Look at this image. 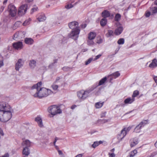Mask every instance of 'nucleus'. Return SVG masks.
<instances>
[{"mask_svg": "<svg viewBox=\"0 0 157 157\" xmlns=\"http://www.w3.org/2000/svg\"><path fill=\"white\" fill-rule=\"evenodd\" d=\"M120 75V74L118 72H116L112 74L109 75V78L110 82L113 78H116Z\"/></svg>", "mask_w": 157, "mask_h": 157, "instance_id": "6ab92c4d", "label": "nucleus"}, {"mask_svg": "<svg viewBox=\"0 0 157 157\" xmlns=\"http://www.w3.org/2000/svg\"><path fill=\"white\" fill-rule=\"evenodd\" d=\"M24 63V62L22 59H19L15 64V70L17 71H18L20 68L23 66Z\"/></svg>", "mask_w": 157, "mask_h": 157, "instance_id": "9b49d317", "label": "nucleus"}, {"mask_svg": "<svg viewBox=\"0 0 157 157\" xmlns=\"http://www.w3.org/2000/svg\"><path fill=\"white\" fill-rule=\"evenodd\" d=\"M28 6L27 4H25L21 6L19 8L18 11V14L19 16H21L24 14L26 11Z\"/></svg>", "mask_w": 157, "mask_h": 157, "instance_id": "6e6552de", "label": "nucleus"}, {"mask_svg": "<svg viewBox=\"0 0 157 157\" xmlns=\"http://www.w3.org/2000/svg\"><path fill=\"white\" fill-rule=\"evenodd\" d=\"M22 145L24 147H30L31 145V142L29 140H26L25 141L23 142L22 143Z\"/></svg>", "mask_w": 157, "mask_h": 157, "instance_id": "cd10ccee", "label": "nucleus"}, {"mask_svg": "<svg viewBox=\"0 0 157 157\" xmlns=\"http://www.w3.org/2000/svg\"><path fill=\"white\" fill-rule=\"evenodd\" d=\"M0 157H9V155L8 153H6L2 156Z\"/></svg>", "mask_w": 157, "mask_h": 157, "instance_id": "680f3d73", "label": "nucleus"}, {"mask_svg": "<svg viewBox=\"0 0 157 157\" xmlns=\"http://www.w3.org/2000/svg\"><path fill=\"white\" fill-rule=\"evenodd\" d=\"M114 148L112 149L110 151V152L109 153V157H115L116 155L114 153Z\"/></svg>", "mask_w": 157, "mask_h": 157, "instance_id": "473e14b6", "label": "nucleus"}, {"mask_svg": "<svg viewBox=\"0 0 157 157\" xmlns=\"http://www.w3.org/2000/svg\"><path fill=\"white\" fill-rule=\"evenodd\" d=\"M104 102H98L95 103V107L97 109L101 108L103 105Z\"/></svg>", "mask_w": 157, "mask_h": 157, "instance_id": "7c9ffc66", "label": "nucleus"}, {"mask_svg": "<svg viewBox=\"0 0 157 157\" xmlns=\"http://www.w3.org/2000/svg\"><path fill=\"white\" fill-rule=\"evenodd\" d=\"M36 18L39 22L44 21L46 19V17L45 14L43 13L38 14L36 16Z\"/></svg>", "mask_w": 157, "mask_h": 157, "instance_id": "4468645a", "label": "nucleus"}, {"mask_svg": "<svg viewBox=\"0 0 157 157\" xmlns=\"http://www.w3.org/2000/svg\"><path fill=\"white\" fill-rule=\"evenodd\" d=\"M107 77L105 76L101 79L98 83H97L94 86L95 87H96L104 85L107 82Z\"/></svg>", "mask_w": 157, "mask_h": 157, "instance_id": "ddd939ff", "label": "nucleus"}, {"mask_svg": "<svg viewBox=\"0 0 157 157\" xmlns=\"http://www.w3.org/2000/svg\"><path fill=\"white\" fill-rule=\"evenodd\" d=\"M137 153V151L135 149L133 151H131L129 153V157H133Z\"/></svg>", "mask_w": 157, "mask_h": 157, "instance_id": "72a5a7b5", "label": "nucleus"}, {"mask_svg": "<svg viewBox=\"0 0 157 157\" xmlns=\"http://www.w3.org/2000/svg\"><path fill=\"white\" fill-rule=\"evenodd\" d=\"M58 140V138L57 137H56L55 138V140L53 142V144H54V146H55V145H56V142L57 141V140Z\"/></svg>", "mask_w": 157, "mask_h": 157, "instance_id": "052dcab7", "label": "nucleus"}, {"mask_svg": "<svg viewBox=\"0 0 157 157\" xmlns=\"http://www.w3.org/2000/svg\"><path fill=\"white\" fill-rule=\"evenodd\" d=\"M152 14H154L157 13V7H154L151 10Z\"/></svg>", "mask_w": 157, "mask_h": 157, "instance_id": "a18cd8bd", "label": "nucleus"}, {"mask_svg": "<svg viewBox=\"0 0 157 157\" xmlns=\"http://www.w3.org/2000/svg\"><path fill=\"white\" fill-rule=\"evenodd\" d=\"M101 55L99 54L96 56L95 58L94 59V60H95L99 59L101 56Z\"/></svg>", "mask_w": 157, "mask_h": 157, "instance_id": "5fc2aeb1", "label": "nucleus"}, {"mask_svg": "<svg viewBox=\"0 0 157 157\" xmlns=\"http://www.w3.org/2000/svg\"><path fill=\"white\" fill-rule=\"evenodd\" d=\"M52 87L53 90H56L58 88V85H56V83H54L52 85Z\"/></svg>", "mask_w": 157, "mask_h": 157, "instance_id": "79ce46f5", "label": "nucleus"}, {"mask_svg": "<svg viewBox=\"0 0 157 157\" xmlns=\"http://www.w3.org/2000/svg\"><path fill=\"white\" fill-rule=\"evenodd\" d=\"M92 60H94V59L93 58H89L87 61H85V65H87L89 64Z\"/></svg>", "mask_w": 157, "mask_h": 157, "instance_id": "ea45409f", "label": "nucleus"}, {"mask_svg": "<svg viewBox=\"0 0 157 157\" xmlns=\"http://www.w3.org/2000/svg\"><path fill=\"white\" fill-rule=\"evenodd\" d=\"M60 79V78L59 77H57L56 79V81L54 83H56Z\"/></svg>", "mask_w": 157, "mask_h": 157, "instance_id": "774afa93", "label": "nucleus"}, {"mask_svg": "<svg viewBox=\"0 0 157 157\" xmlns=\"http://www.w3.org/2000/svg\"><path fill=\"white\" fill-rule=\"evenodd\" d=\"M150 15H151L150 12L149 11L146 12V13L145 14V15L146 17H149L150 16Z\"/></svg>", "mask_w": 157, "mask_h": 157, "instance_id": "603ef678", "label": "nucleus"}, {"mask_svg": "<svg viewBox=\"0 0 157 157\" xmlns=\"http://www.w3.org/2000/svg\"><path fill=\"white\" fill-rule=\"evenodd\" d=\"M102 16L104 18H106L108 17V11L105 10L103 11L101 13Z\"/></svg>", "mask_w": 157, "mask_h": 157, "instance_id": "c9c22d12", "label": "nucleus"}, {"mask_svg": "<svg viewBox=\"0 0 157 157\" xmlns=\"http://www.w3.org/2000/svg\"><path fill=\"white\" fill-rule=\"evenodd\" d=\"M149 67L151 68H154L157 67V60L155 59H153Z\"/></svg>", "mask_w": 157, "mask_h": 157, "instance_id": "b1692460", "label": "nucleus"}, {"mask_svg": "<svg viewBox=\"0 0 157 157\" xmlns=\"http://www.w3.org/2000/svg\"><path fill=\"white\" fill-rule=\"evenodd\" d=\"M35 121L37 122L39 126L40 127L43 126V123L42 120L40 117L39 116L37 117L35 119Z\"/></svg>", "mask_w": 157, "mask_h": 157, "instance_id": "393cba45", "label": "nucleus"}, {"mask_svg": "<svg viewBox=\"0 0 157 157\" xmlns=\"http://www.w3.org/2000/svg\"><path fill=\"white\" fill-rule=\"evenodd\" d=\"M12 108L10 105L6 102L0 101V113Z\"/></svg>", "mask_w": 157, "mask_h": 157, "instance_id": "20e7f679", "label": "nucleus"}, {"mask_svg": "<svg viewBox=\"0 0 157 157\" xmlns=\"http://www.w3.org/2000/svg\"><path fill=\"white\" fill-rule=\"evenodd\" d=\"M42 82H40L34 85L31 88L32 90L35 89L36 93L33 94L35 98H41L45 97L53 93V92L50 89L44 87H41Z\"/></svg>", "mask_w": 157, "mask_h": 157, "instance_id": "f257e3e1", "label": "nucleus"}, {"mask_svg": "<svg viewBox=\"0 0 157 157\" xmlns=\"http://www.w3.org/2000/svg\"><path fill=\"white\" fill-rule=\"evenodd\" d=\"M4 133L3 130L1 128H0V140H1V138H2L4 136Z\"/></svg>", "mask_w": 157, "mask_h": 157, "instance_id": "c03bdc74", "label": "nucleus"}, {"mask_svg": "<svg viewBox=\"0 0 157 157\" xmlns=\"http://www.w3.org/2000/svg\"><path fill=\"white\" fill-rule=\"evenodd\" d=\"M31 20L30 19H29V20L25 21L23 23V25L24 26H25L29 25L30 23L29 22L31 21Z\"/></svg>", "mask_w": 157, "mask_h": 157, "instance_id": "a19ab883", "label": "nucleus"}, {"mask_svg": "<svg viewBox=\"0 0 157 157\" xmlns=\"http://www.w3.org/2000/svg\"><path fill=\"white\" fill-rule=\"evenodd\" d=\"M80 31V30L79 28H77L75 30L71 31L70 33L68 34L69 38L73 39L74 37L77 38Z\"/></svg>", "mask_w": 157, "mask_h": 157, "instance_id": "0eeeda50", "label": "nucleus"}, {"mask_svg": "<svg viewBox=\"0 0 157 157\" xmlns=\"http://www.w3.org/2000/svg\"><path fill=\"white\" fill-rule=\"evenodd\" d=\"M131 129L130 127L128 128H123L121 131V132L123 135V136L124 137L126 136L127 133L129 132Z\"/></svg>", "mask_w": 157, "mask_h": 157, "instance_id": "aec40b11", "label": "nucleus"}, {"mask_svg": "<svg viewBox=\"0 0 157 157\" xmlns=\"http://www.w3.org/2000/svg\"><path fill=\"white\" fill-rule=\"evenodd\" d=\"M121 18V15L119 13H117L114 17V20L117 22H118V21L120 20Z\"/></svg>", "mask_w": 157, "mask_h": 157, "instance_id": "f704fd0d", "label": "nucleus"}, {"mask_svg": "<svg viewBox=\"0 0 157 157\" xmlns=\"http://www.w3.org/2000/svg\"><path fill=\"white\" fill-rule=\"evenodd\" d=\"M77 95L79 99L83 100L87 98V96L84 92V90H83L77 92Z\"/></svg>", "mask_w": 157, "mask_h": 157, "instance_id": "9d476101", "label": "nucleus"}, {"mask_svg": "<svg viewBox=\"0 0 157 157\" xmlns=\"http://www.w3.org/2000/svg\"><path fill=\"white\" fill-rule=\"evenodd\" d=\"M22 154L24 156L23 157H27L30 153V150L27 147H24L22 152Z\"/></svg>", "mask_w": 157, "mask_h": 157, "instance_id": "dca6fc26", "label": "nucleus"}, {"mask_svg": "<svg viewBox=\"0 0 157 157\" xmlns=\"http://www.w3.org/2000/svg\"><path fill=\"white\" fill-rule=\"evenodd\" d=\"M117 42L119 44H123L124 43V40H118Z\"/></svg>", "mask_w": 157, "mask_h": 157, "instance_id": "09e8293b", "label": "nucleus"}, {"mask_svg": "<svg viewBox=\"0 0 157 157\" xmlns=\"http://www.w3.org/2000/svg\"><path fill=\"white\" fill-rule=\"evenodd\" d=\"M56 38L57 39H62L63 38V36L60 34H57L56 35Z\"/></svg>", "mask_w": 157, "mask_h": 157, "instance_id": "de8ad7c7", "label": "nucleus"}, {"mask_svg": "<svg viewBox=\"0 0 157 157\" xmlns=\"http://www.w3.org/2000/svg\"><path fill=\"white\" fill-rule=\"evenodd\" d=\"M38 8L36 7H35L33 8L31 10V13H33L34 12L37 11Z\"/></svg>", "mask_w": 157, "mask_h": 157, "instance_id": "8fccbe9b", "label": "nucleus"}, {"mask_svg": "<svg viewBox=\"0 0 157 157\" xmlns=\"http://www.w3.org/2000/svg\"><path fill=\"white\" fill-rule=\"evenodd\" d=\"M87 43L89 45H92L94 44L93 40H88Z\"/></svg>", "mask_w": 157, "mask_h": 157, "instance_id": "37998d69", "label": "nucleus"}, {"mask_svg": "<svg viewBox=\"0 0 157 157\" xmlns=\"http://www.w3.org/2000/svg\"><path fill=\"white\" fill-rule=\"evenodd\" d=\"M8 10L10 14L12 17H14L16 16L17 10L14 5L11 4L9 5L8 6Z\"/></svg>", "mask_w": 157, "mask_h": 157, "instance_id": "39448f33", "label": "nucleus"}, {"mask_svg": "<svg viewBox=\"0 0 157 157\" xmlns=\"http://www.w3.org/2000/svg\"><path fill=\"white\" fill-rule=\"evenodd\" d=\"M73 7V6L71 4H68L65 6V8L67 9H69Z\"/></svg>", "mask_w": 157, "mask_h": 157, "instance_id": "3c124183", "label": "nucleus"}, {"mask_svg": "<svg viewBox=\"0 0 157 157\" xmlns=\"http://www.w3.org/2000/svg\"><path fill=\"white\" fill-rule=\"evenodd\" d=\"M13 47L17 50H20L23 48V44L21 42L14 43L13 44Z\"/></svg>", "mask_w": 157, "mask_h": 157, "instance_id": "2eb2a0df", "label": "nucleus"}, {"mask_svg": "<svg viewBox=\"0 0 157 157\" xmlns=\"http://www.w3.org/2000/svg\"><path fill=\"white\" fill-rule=\"evenodd\" d=\"M48 111V112L53 116L62 113V110L59 107L56 105H53L49 107Z\"/></svg>", "mask_w": 157, "mask_h": 157, "instance_id": "7ed1b4c3", "label": "nucleus"}, {"mask_svg": "<svg viewBox=\"0 0 157 157\" xmlns=\"http://www.w3.org/2000/svg\"><path fill=\"white\" fill-rule=\"evenodd\" d=\"M96 36L95 33L90 32L88 35V39H94Z\"/></svg>", "mask_w": 157, "mask_h": 157, "instance_id": "c85d7f7f", "label": "nucleus"}, {"mask_svg": "<svg viewBox=\"0 0 157 157\" xmlns=\"http://www.w3.org/2000/svg\"><path fill=\"white\" fill-rule=\"evenodd\" d=\"M33 40H25V43L28 44H31L33 43Z\"/></svg>", "mask_w": 157, "mask_h": 157, "instance_id": "4c0bfd02", "label": "nucleus"}, {"mask_svg": "<svg viewBox=\"0 0 157 157\" xmlns=\"http://www.w3.org/2000/svg\"><path fill=\"white\" fill-rule=\"evenodd\" d=\"M95 41L96 40V43L98 44H99L101 43L102 42V40H95Z\"/></svg>", "mask_w": 157, "mask_h": 157, "instance_id": "13d9d810", "label": "nucleus"}, {"mask_svg": "<svg viewBox=\"0 0 157 157\" xmlns=\"http://www.w3.org/2000/svg\"><path fill=\"white\" fill-rule=\"evenodd\" d=\"M58 151L59 155H61L62 157L63 156V154L62 151H61L59 150H58Z\"/></svg>", "mask_w": 157, "mask_h": 157, "instance_id": "6e6d98bb", "label": "nucleus"}, {"mask_svg": "<svg viewBox=\"0 0 157 157\" xmlns=\"http://www.w3.org/2000/svg\"><path fill=\"white\" fill-rule=\"evenodd\" d=\"M103 88H104L102 86H101L99 87H96L94 89H95L94 91V93L96 95H99L101 93V90Z\"/></svg>", "mask_w": 157, "mask_h": 157, "instance_id": "4be33fe9", "label": "nucleus"}, {"mask_svg": "<svg viewBox=\"0 0 157 157\" xmlns=\"http://www.w3.org/2000/svg\"><path fill=\"white\" fill-rule=\"evenodd\" d=\"M116 25L117 28L115 30L114 34L116 35H119L122 33L123 29L121 25L119 22H116Z\"/></svg>", "mask_w": 157, "mask_h": 157, "instance_id": "423d86ee", "label": "nucleus"}, {"mask_svg": "<svg viewBox=\"0 0 157 157\" xmlns=\"http://www.w3.org/2000/svg\"><path fill=\"white\" fill-rule=\"evenodd\" d=\"M21 24V22L20 21H17L15 23V24H14V25L15 26H17V25H20Z\"/></svg>", "mask_w": 157, "mask_h": 157, "instance_id": "bf43d9fd", "label": "nucleus"}, {"mask_svg": "<svg viewBox=\"0 0 157 157\" xmlns=\"http://www.w3.org/2000/svg\"><path fill=\"white\" fill-rule=\"evenodd\" d=\"M96 87H95L94 86H93L86 90H84V92L87 96V97H88L89 94L92 91H93L94 90V88H95Z\"/></svg>", "mask_w": 157, "mask_h": 157, "instance_id": "412c9836", "label": "nucleus"}, {"mask_svg": "<svg viewBox=\"0 0 157 157\" xmlns=\"http://www.w3.org/2000/svg\"><path fill=\"white\" fill-rule=\"evenodd\" d=\"M123 136V134L121 132L117 135V138L119 140L121 141L124 138V137Z\"/></svg>", "mask_w": 157, "mask_h": 157, "instance_id": "e433bc0d", "label": "nucleus"}, {"mask_svg": "<svg viewBox=\"0 0 157 157\" xmlns=\"http://www.w3.org/2000/svg\"><path fill=\"white\" fill-rule=\"evenodd\" d=\"M138 143V140L136 138H133L130 140V145L131 147L135 146Z\"/></svg>", "mask_w": 157, "mask_h": 157, "instance_id": "a211bd4d", "label": "nucleus"}, {"mask_svg": "<svg viewBox=\"0 0 157 157\" xmlns=\"http://www.w3.org/2000/svg\"><path fill=\"white\" fill-rule=\"evenodd\" d=\"M114 34V33L113 31L112 30H109V36L112 35Z\"/></svg>", "mask_w": 157, "mask_h": 157, "instance_id": "864d4df0", "label": "nucleus"}, {"mask_svg": "<svg viewBox=\"0 0 157 157\" xmlns=\"http://www.w3.org/2000/svg\"><path fill=\"white\" fill-rule=\"evenodd\" d=\"M147 123V121L146 120H144L136 126L134 129V132L136 133H138L140 132V130L142 127H144Z\"/></svg>", "mask_w": 157, "mask_h": 157, "instance_id": "1a4fd4ad", "label": "nucleus"}, {"mask_svg": "<svg viewBox=\"0 0 157 157\" xmlns=\"http://www.w3.org/2000/svg\"><path fill=\"white\" fill-rule=\"evenodd\" d=\"M67 40H61V42L62 44H64L65 43H66L67 42V41H66Z\"/></svg>", "mask_w": 157, "mask_h": 157, "instance_id": "69168bd1", "label": "nucleus"}, {"mask_svg": "<svg viewBox=\"0 0 157 157\" xmlns=\"http://www.w3.org/2000/svg\"><path fill=\"white\" fill-rule=\"evenodd\" d=\"M4 65L3 61V60H0V68Z\"/></svg>", "mask_w": 157, "mask_h": 157, "instance_id": "4d7b16f0", "label": "nucleus"}, {"mask_svg": "<svg viewBox=\"0 0 157 157\" xmlns=\"http://www.w3.org/2000/svg\"><path fill=\"white\" fill-rule=\"evenodd\" d=\"M107 22V19L106 18H103L101 20L100 24L101 26L103 27L106 25Z\"/></svg>", "mask_w": 157, "mask_h": 157, "instance_id": "c756f323", "label": "nucleus"}, {"mask_svg": "<svg viewBox=\"0 0 157 157\" xmlns=\"http://www.w3.org/2000/svg\"><path fill=\"white\" fill-rule=\"evenodd\" d=\"M104 141L100 140L99 141H95L94 142L93 144L92 145L91 147L94 148H95L97 146H99L100 144H102Z\"/></svg>", "mask_w": 157, "mask_h": 157, "instance_id": "bb28decb", "label": "nucleus"}, {"mask_svg": "<svg viewBox=\"0 0 157 157\" xmlns=\"http://www.w3.org/2000/svg\"><path fill=\"white\" fill-rule=\"evenodd\" d=\"M153 78H154L155 82L156 83H157V76L154 77Z\"/></svg>", "mask_w": 157, "mask_h": 157, "instance_id": "0e129e2a", "label": "nucleus"}, {"mask_svg": "<svg viewBox=\"0 0 157 157\" xmlns=\"http://www.w3.org/2000/svg\"><path fill=\"white\" fill-rule=\"evenodd\" d=\"M76 107H77V106L76 105H72L71 107V109H75Z\"/></svg>", "mask_w": 157, "mask_h": 157, "instance_id": "e2e57ef3", "label": "nucleus"}, {"mask_svg": "<svg viewBox=\"0 0 157 157\" xmlns=\"http://www.w3.org/2000/svg\"><path fill=\"white\" fill-rule=\"evenodd\" d=\"M12 108L0 113V121L6 122L10 120L12 116Z\"/></svg>", "mask_w": 157, "mask_h": 157, "instance_id": "f03ea898", "label": "nucleus"}, {"mask_svg": "<svg viewBox=\"0 0 157 157\" xmlns=\"http://www.w3.org/2000/svg\"><path fill=\"white\" fill-rule=\"evenodd\" d=\"M82 154H78L75 157H82Z\"/></svg>", "mask_w": 157, "mask_h": 157, "instance_id": "338daca9", "label": "nucleus"}, {"mask_svg": "<svg viewBox=\"0 0 157 157\" xmlns=\"http://www.w3.org/2000/svg\"><path fill=\"white\" fill-rule=\"evenodd\" d=\"M36 62L35 60L32 59L30 60L29 63V65L31 68H34L36 67Z\"/></svg>", "mask_w": 157, "mask_h": 157, "instance_id": "5701e85b", "label": "nucleus"}, {"mask_svg": "<svg viewBox=\"0 0 157 157\" xmlns=\"http://www.w3.org/2000/svg\"><path fill=\"white\" fill-rule=\"evenodd\" d=\"M69 28L72 29H74L78 26V23L77 22L73 21L68 24Z\"/></svg>", "mask_w": 157, "mask_h": 157, "instance_id": "f3484780", "label": "nucleus"}, {"mask_svg": "<svg viewBox=\"0 0 157 157\" xmlns=\"http://www.w3.org/2000/svg\"><path fill=\"white\" fill-rule=\"evenodd\" d=\"M58 61V59H56L53 60V62L51 63L48 66V67L50 68H52L55 66L56 63H57Z\"/></svg>", "mask_w": 157, "mask_h": 157, "instance_id": "2f4dec72", "label": "nucleus"}, {"mask_svg": "<svg viewBox=\"0 0 157 157\" xmlns=\"http://www.w3.org/2000/svg\"><path fill=\"white\" fill-rule=\"evenodd\" d=\"M139 94V92L137 90L134 91L133 93L132 97L135 98V97L137 96Z\"/></svg>", "mask_w": 157, "mask_h": 157, "instance_id": "58836bf2", "label": "nucleus"}, {"mask_svg": "<svg viewBox=\"0 0 157 157\" xmlns=\"http://www.w3.org/2000/svg\"><path fill=\"white\" fill-rule=\"evenodd\" d=\"M24 36V34L23 32L18 31L14 34L13 38V39L14 38L20 39L23 38Z\"/></svg>", "mask_w": 157, "mask_h": 157, "instance_id": "f8f14e48", "label": "nucleus"}, {"mask_svg": "<svg viewBox=\"0 0 157 157\" xmlns=\"http://www.w3.org/2000/svg\"><path fill=\"white\" fill-rule=\"evenodd\" d=\"M135 98H128L124 100V103L125 104H131L135 101Z\"/></svg>", "mask_w": 157, "mask_h": 157, "instance_id": "a878e982", "label": "nucleus"}, {"mask_svg": "<svg viewBox=\"0 0 157 157\" xmlns=\"http://www.w3.org/2000/svg\"><path fill=\"white\" fill-rule=\"evenodd\" d=\"M71 69V68L67 66L64 67L62 68L63 70L65 71H69Z\"/></svg>", "mask_w": 157, "mask_h": 157, "instance_id": "49530a36", "label": "nucleus"}]
</instances>
